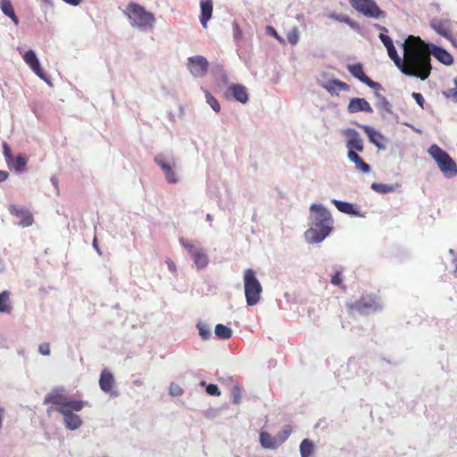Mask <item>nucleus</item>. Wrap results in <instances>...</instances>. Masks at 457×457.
Returning <instances> with one entry per match:
<instances>
[{
	"label": "nucleus",
	"mask_w": 457,
	"mask_h": 457,
	"mask_svg": "<svg viewBox=\"0 0 457 457\" xmlns=\"http://www.w3.org/2000/svg\"><path fill=\"white\" fill-rule=\"evenodd\" d=\"M347 111L350 113H356V112L364 111L368 113H372L373 109L369 101L365 98L354 97L349 101Z\"/></svg>",
	"instance_id": "18"
},
{
	"label": "nucleus",
	"mask_w": 457,
	"mask_h": 457,
	"mask_svg": "<svg viewBox=\"0 0 457 457\" xmlns=\"http://www.w3.org/2000/svg\"><path fill=\"white\" fill-rule=\"evenodd\" d=\"M343 278H342V272L341 270H337L334 275L331 277V283L335 286H341L342 288H345V286L342 285Z\"/></svg>",
	"instance_id": "41"
},
{
	"label": "nucleus",
	"mask_w": 457,
	"mask_h": 457,
	"mask_svg": "<svg viewBox=\"0 0 457 457\" xmlns=\"http://www.w3.org/2000/svg\"><path fill=\"white\" fill-rule=\"evenodd\" d=\"M378 97L379 98L378 105L384 109L385 111L391 112L392 111V104L389 103L388 100H386V97L380 96L379 94L377 93Z\"/></svg>",
	"instance_id": "39"
},
{
	"label": "nucleus",
	"mask_w": 457,
	"mask_h": 457,
	"mask_svg": "<svg viewBox=\"0 0 457 457\" xmlns=\"http://www.w3.org/2000/svg\"><path fill=\"white\" fill-rule=\"evenodd\" d=\"M114 384L115 380L112 372L108 371L107 369H104L99 378L100 388L104 392L109 393L111 395H116V393L113 389Z\"/></svg>",
	"instance_id": "17"
},
{
	"label": "nucleus",
	"mask_w": 457,
	"mask_h": 457,
	"mask_svg": "<svg viewBox=\"0 0 457 457\" xmlns=\"http://www.w3.org/2000/svg\"><path fill=\"white\" fill-rule=\"evenodd\" d=\"M198 330L201 338L203 339H209L211 336V330L209 327L205 326V324H198Z\"/></svg>",
	"instance_id": "40"
},
{
	"label": "nucleus",
	"mask_w": 457,
	"mask_h": 457,
	"mask_svg": "<svg viewBox=\"0 0 457 457\" xmlns=\"http://www.w3.org/2000/svg\"><path fill=\"white\" fill-rule=\"evenodd\" d=\"M200 21L204 28L207 27L208 21L212 17L213 2L212 0H200Z\"/></svg>",
	"instance_id": "19"
},
{
	"label": "nucleus",
	"mask_w": 457,
	"mask_h": 457,
	"mask_svg": "<svg viewBox=\"0 0 457 457\" xmlns=\"http://www.w3.org/2000/svg\"><path fill=\"white\" fill-rule=\"evenodd\" d=\"M227 94H229L237 102H248L247 89L245 86H242V84H232L228 87Z\"/></svg>",
	"instance_id": "20"
},
{
	"label": "nucleus",
	"mask_w": 457,
	"mask_h": 457,
	"mask_svg": "<svg viewBox=\"0 0 457 457\" xmlns=\"http://www.w3.org/2000/svg\"><path fill=\"white\" fill-rule=\"evenodd\" d=\"M454 266H455V270H454V272L457 274V257L454 259Z\"/></svg>",
	"instance_id": "52"
},
{
	"label": "nucleus",
	"mask_w": 457,
	"mask_h": 457,
	"mask_svg": "<svg viewBox=\"0 0 457 457\" xmlns=\"http://www.w3.org/2000/svg\"><path fill=\"white\" fill-rule=\"evenodd\" d=\"M397 187H398L397 185H386V183L373 182L371 184V188L373 190L377 191V193H382V194L391 193V191L396 190Z\"/></svg>",
	"instance_id": "31"
},
{
	"label": "nucleus",
	"mask_w": 457,
	"mask_h": 457,
	"mask_svg": "<svg viewBox=\"0 0 457 457\" xmlns=\"http://www.w3.org/2000/svg\"><path fill=\"white\" fill-rule=\"evenodd\" d=\"M3 412H4V408H0V429L3 427Z\"/></svg>",
	"instance_id": "50"
},
{
	"label": "nucleus",
	"mask_w": 457,
	"mask_h": 457,
	"mask_svg": "<svg viewBox=\"0 0 457 457\" xmlns=\"http://www.w3.org/2000/svg\"><path fill=\"white\" fill-rule=\"evenodd\" d=\"M205 97L207 103L210 104V106L214 110L215 112L220 111V105L219 104V101L210 93V91H205Z\"/></svg>",
	"instance_id": "34"
},
{
	"label": "nucleus",
	"mask_w": 457,
	"mask_h": 457,
	"mask_svg": "<svg viewBox=\"0 0 457 457\" xmlns=\"http://www.w3.org/2000/svg\"><path fill=\"white\" fill-rule=\"evenodd\" d=\"M232 329L227 326H224L222 323H219L215 326V334L218 338L220 339H228L232 337Z\"/></svg>",
	"instance_id": "30"
},
{
	"label": "nucleus",
	"mask_w": 457,
	"mask_h": 457,
	"mask_svg": "<svg viewBox=\"0 0 457 457\" xmlns=\"http://www.w3.org/2000/svg\"><path fill=\"white\" fill-rule=\"evenodd\" d=\"M456 86H457V79L455 80Z\"/></svg>",
	"instance_id": "56"
},
{
	"label": "nucleus",
	"mask_w": 457,
	"mask_h": 457,
	"mask_svg": "<svg viewBox=\"0 0 457 457\" xmlns=\"http://www.w3.org/2000/svg\"><path fill=\"white\" fill-rule=\"evenodd\" d=\"M3 148H4V159L7 162V164L9 165V167L12 168V166L13 164V160H14V156L12 154V150L9 147L7 143L3 144Z\"/></svg>",
	"instance_id": "35"
},
{
	"label": "nucleus",
	"mask_w": 457,
	"mask_h": 457,
	"mask_svg": "<svg viewBox=\"0 0 457 457\" xmlns=\"http://www.w3.org/2000/svg\"><path fill=\"white\" fill-rule=\"evenodd\" d=\"M127 15L132 26L143 30L150 29L155 22L154 14L148 12L145 7L137 3L128 4Z\"/></svg>",
	"instance_id": "4"
},
{
	"label": "nucleus",
	"mask_w": 457,
	"mask_h": 457,
	"mask_svg": "<svg viewBox=\"0 0 457 457\" xmlns=\"http://www.w3.org/2000/svg\"><path fill=\"white\" fill-rule=\"evenodd\" d=\"M314 451V445L310 438H304L300 445L301 457H310Z\"/></svg>",
	"instance_id": "28"
},
{
	"label": "nucleus",
	"mask_w": 457,
	"mask_h": 457,
	"mask_svg": "<svg viewBox=\"0 0 457 457\" xmlns=\"http://www.w3.org/2000/svg\"><path fill=\"white\" fill-rule=\"evenodd\" d=\"M180 244L185 247L189 255H191L197 268H205L209 263L208 255L203 247L195 246V244L180 238Z\"/></svg>",
	"instance_id": "9"
},
{
	"label": "nucleus",
	"mask_w": 457,
	"mask_h": 457,
	"mask_svg": "<svg viewBox=\"0 0 457 457\" xmlns=\"http://www.w3.org/2000/svg\"><path fill=\"white\" fill-rule=\"evenodd\" d=\"M379 39H380L381 43L384 44V46H386V49L389 48V46H391V44L393 42L391 37L386 36V34H385V33L379 34Z\"/></svg>",
	"instance_id": "43"
},
{
	"label": "nucleus",
	"mask_w": 457,
	"mask_h": 457,
	"mask_svg": "<svg viewBox=\"0 0 457 457\" xmlns=\"http://www.w3.org/2000/svg\"><path fill=\"white\" fill-rule=\"evenodd\" d=\"M245 296L248 305H254L260 300L262 286L253 270L247 269L244 275Z\"/></svg>",
	"instance_id": "6"
},
{
	"label": "nucleus",
	"mask_w": 457,
	"mask_h": 457,
	"mask_svg": "<svg viewBox=\"0 0 457 457\" xmlns=\"http://www.w3.org/2000/svg\"><path fill=\"white\" fill-rule=\"evenodd\" d=\"M0 6L2 9V12H4V13L5 15H7V17H10L13 21V22L17 25V23H19V19L17 18L15 12H14V7H13L11 0H1Z\"/></svg>",
	"instance_id": "27"
},
{
	"label": "nucleus",
	"mask_w": 457,
	"mask_h": 457,
	"mask_svg": "<svg viewBox=\"0 0 457 457\" xmlns=\"http://www.w3.org/2000/svg\"><path fill=\"white\" fill-rule=\"evenodd\" d=\"M353 308L357 310L359 312H365L367 310H377L378 308V304L374 297L362 296L360 300L355 301L353 304Z\"/></svg>",
	"instance_id": "21"
},
{
	"label": "nucleus",
	"mask_w": 457,
	"mask_h": 457,
	"mask_svg": "<svg viewBox=\"0 0 457 457\" xmlns=\"http://www.w3.org/2000/svg\"><path fill=\"white\" fill-rule=\"evenodd\" d=\"M154 161L161 167L165 175L166 181L169 183H177L179 181L175 160L167 159L163 154H157L154 156Z\"/></svg>",
	"instance_id": "10"
},
{
	"label": "nucleus",
	"mask_w": 457,
	"mask_h": 457,
	"mask_svg": "<svg viewBox=\"0 0 457 457\" xmlns=\"http://www.w3.org/2000/svg\"><path fill=\"white\" fill-rule=\"evenodd\" d=\"M347 156L353 163H355V168L364 172H369L370 170V164L365 162L364 160H362V158H361V156L356 154V152L348 151Z\"/></svg>",
	"instance_id": "24"
},
{
	"label": "nucleus",
	"mask_w": 457,
	"mask_h": 457,
	"mask_svg": "<svg viewBox=\"0 0 457 457\" xmlns=\"http://www.w3.org/2000/svg\"><path fill=\"white\" fill-rule=\"evenodd\" d=\"M46 3H49L50 0H45Z\"/></svg>",
	"instance_id": "55"
},
{
	"label": "nucleus",
	"mask_w": 457,
	"mask_h": 457,
	"mask_svg": "<svg viewBox=\"0 0 457 457\" xmlns=\"http://www.w3.org/2000/svg\"><path fill=\"white\" fill-rule=\"evenodd\" d=\"M26 163H27V162H26V158H24V156L17 155V157L15 159L13 158V164H12V168H15L16 170H21V169L25 167Z\"/></svg>",
	"instance_id": "38"
},
{
	"label": "nucleus",
	"mask_w": 457,
	"mask_h": 457,
	"mask_svg": "<svg viewBox=\"0 0 457 457\" xmlns=\"http://www.w3.org/2000/svg\"><path fill=\"white\" fill-rule=\"evenodd\" d=\"M331 17L336 19L337 21L345 22L352 27H356V22L352 21L350 17L345 16V14H332Z\"/></svg>",
	"instance_id": "37"
},
{
	"label": "nucleus",
	"mask_w": 457,
	"mask_h": 457,
	"mask_svg": "<svg viewBox=\"0 0 457 457\" xmlns=\"http://www.w3.org/2000/svg\"><path fill=\"white\" fill-rule=\"evenodd\" d=\"M11 213L17 220V223L21 226H29L34 222V217L29 209L19 207V205H11Z\"/></svg>",
	"instance_id": "14"
},
{
	"label": "nucleus",
	"mask_w": 457,
	"mask_h": 457,
	"mask_svg": "<svg viewBox=\"0 0 457 457\" xmlns=\"http://www.w3.org/2000/svg\"><path fill=\"white\" fill-rule=\"evenodd\" d=\"M337 208L340 210L342 212L352 214L353 216L363 217L365 216V212H362L360 208L357 207L355 204L353 202L347 201H336L334 202Z\"/></svg>",
	"instance_id": "22"
},
{
	"label": "nucleus",
	"mask_w": 457,
	"mask_h": 457,
	"mask_svg": "<svg viewBox=\"0 0 457 457\" xmlns=\"http://www.w3.org/2000/svg\"><path fill=\"white\" fill-rule=\"evenodd\" d=\"M3 267H4V265H3V262H2V261H1V259H0V270H3Z\"/></svg>",
	"instance_id": "53"
},
{
	"label": "nucleus",
	"mask_w": 457,
	"mask_h": 457,
	"mask_svg": "<svg viewBox=\"0 0 457 457\" xmlns=\"http://www.w3.org/2000/svg\"><path fill=\"white\" fill-rule=\"evenodd\" d=\"M431 27L434 28V29L440 34L442 37H445L446 38H451L453 32L447 24V22L443 21H434L431 23Z\"/></svg>",
	"instance_id": "26"
},
{
	"label": "nucleus",
	"mask_w": 457,
	"mask_h": 457,
	"mask_svg": "<svg viewBox=\"0 0 457 457\" xmlns=\"http://www.w3.org/2000/svg\"><path fill=\"white\" fill-rule=\"evenodd\" d=\"M423 51L428 56V77L432 71V64H431V55H434L438 61L441 62L443 64L450 65L453 64V55L445 49L442 47H438V46H436L435 44H427L423 40Z\"/></svg>",
	"instance_id": "7"
},
{
	"label": "nucleus",
	"mask_w": 457,
	"mask_h": 457,
	"mask_svg": "<svg viewBox=\"0 0 457 457\" xmlns=\"http://www.w3.org/2000/svg\"><path fill=\"white\" fill-rule=\"evenodd\" d=\"M44 403L54 404L55 411L62 415V421L65 427L71 430L79 429L83 423L82 419H80L76 411H80L81 409L90 405V403L86 402V400L70 398V396L65 395L62 387L52 389V391L46 395Z\"/></svg>",
	"instance_id": "2"
},
{
	"label": "nucleus",
	"mask_w": 457,
	"mask_h": 457,
	"mask_svg": "<svg viewBox=\"0 0 457 457\" xmlns=\"http://www.w3.org/2000/svg\"><path fill=\"white\" fill-rule=\"evenodd\" d=\"M166 262L170 270L176 271L175 262H173L172 261H168Z\"/></svg>",
	"instance_id": "48"
},
{
	"label": "nucleus",
	"mask_w": 457,
	"mask_h": 457,
	"mask_svg": "<svg viewBox=\"0 0 457 457\" xmlns=\"http://www.w3.org/2000/svg\"><path fill=\"white\" fill-rule=\"evenodd\" d=\"M169 393L172 396H181L184 393V389L176 383H171L169 386Z\"/></svg>",
	"instance_id": "36"
},
{
	"label": "nucleus",
	"mask_w": 457,
	"mask_h": 457,
	"mask_svg": "<svg viewBox=\"0 0 457 457\" xmlns=\"http://www.w3.org/2000/svg\"><path fill=\"white\" fill-rule=\"evenodd\" d=\"M209 65L210 63L204 56L195 55L188 58V68L195 77H204L206 75Z\"/></svg>",
	"instance_id": "11"
},
{
	"label": "nucleus",
	"mask_w": 457,
	"mask_h": 457,
	"mask_svg": "<svg viewBox=\"0 0 457 457\" xmlns=\"http://www.w3.org/2000/svg\"><path fill=\"white\" fill-rule=\"evenodd\" d=\"M268 31H270V33L277 38V40L279 41L280 44H284L285 40L282 37L279 36V34H278V32L276 31V29H274V27L272 26H268Z\"/></svg>",
	"instance_id": "45"
},
{
	"label": "nucleus",
	"mask_w": 457,
	"mask_h": 457,
	"mask_svg": "<svg viewBox=\"0 0 457 457\" xmlns=\"http://www.w3.org/2000/svg\"><path fill=\"white\" fill-rule=\"evenodd\" d=\"M0 312H12L10 293L8 291L0 293Z\"/></svg>",
	"instance_id": "29"
},
{
	"label": "nucleus",
	"mask_w": 457,
	"mask_h": 457,
	"mask_svg": "<svg viewBox=\"0 0 457 457\" xmlns=\"http://www.w3.org/2000/svg\"><path fill=\"white\" fill-rule=\"evenodd\" d=\"M8 179V171L0 170V182H4Z\"/></svg>",
	"instance_id": "47"
},
{
	"label": "nucleus",
	"mask_w": 457,
	"mask_h": 457,
	"mask_svg": "<svg viewBox=\"0 0 457 457\" xmlns=\"http://www.w3.org/2000/svg\"><path fill=\"white\" fill-rule=\"evenodd\" d=\"M403 57L398 55L394 43L387 49V54L394 63L406 76L420 79H428L429 64L423 51V40L420 37L409 36L403 45Z\"/></svg>",
	"instance_id": "1"
},
{
	"label": "nucleus",
	"mask_w": 457,
	"mask_h": 457,
	"mask_svg": "<svg viewBox=\"0 0 457 457\" xmlns=\"http://www.w3.org/2000/svg\"><path fill=\"white\" fill-rule=\"evenodd\" d=\"M361 129H363L364 132L367 133L370 141L376 145L378 148H382L383 145L380 140H383L384 137L381 133L375 131L373 128L369 127V125H360Z\"/></svg>",
	"instance_id": "23"
},
{
	"label": "nucleus",
	"mask_w": 457,
	"mask_h": 457,
	"mask_svg": "<svg viewBox=\"0 0 457 457\" xmlns=\"http://www.w3.org/2000/svg\"><path fill=\"white\" fill-rule=\"evenodd\" d=\"M347 69L350 73H352L353 76L355 77V79H360L362 83L367 84L368 87H370L374 88L375 90H378V88H381V84L378 82L373 81V79H370L369 76L365 74V71L363 70L361 63H355V64H348Z\"/></svg>",
	"instance_id": "13"
},
{
	"label": "nucleus",
	"mask_w": 457,
	"mask_h": 457,
	"mask_svg": "<svg viewBox=\"0 0 457 457\" xmlns=\"http://www.w3.org/2000/svg\"><path fill=\"white\" fill-rule=\"evenodd\" d=\"M382 30H387L386 27H380Z\"/></svg>",
	"instance_id": "54"
},
{
	"label": "nucleus",
	"mask_w": 457,
	"mask_h": 457,
	"mask_svg": "<svg viewBox=\"0 0 457 457\" xmlns=\"http://www.w3.org/2000/svg\"><path fill=\"white\" fill-rule=\"evenodd\" d=\"M321 87L332 96H338L340 91H349L351 87L349 84L340 81V79H329L320 84Z\"/></svg>",
	"instance_id": "16"
},
{
	"label": "nucleus",
	"mask_w": 457,
	"mask_h": 457,
	"mask_svg": "<svg viewBox=\"0 0 457 457\" xmlns=\"http://www.w3.org/2000/svg\"><path fill=\"white\" fill-rule=\"evenodd\" d=\"M206 393L209 394V395H215L219 396L220 395L221 392L219 389L218 386L215 384H209L206 386Z\"/></svg>",
	"instance_id": "42"
},
{
	"label": "nucleus",
	"mask_w": 457,
	"mask_h": 457,
	"mask_svg": "<svg viewBox=\"0 0 457 457\" xmlns=\"http://www.w3.org/2000/svg\"><path fill=\"white\" fill-rule=\"evenodd\" d=\"M93 245L95 248H96L97 251H99V247L97 245V239L96 237L93 240Z\"/></svg>",
	"instance_id": "51"
},
{
	"label": "nucleus",
	"mask_w": 457,
	"mask_h": 457,
	"mask_svg": "<svg viewBox=\"0 0 457 457\" xmlns=\"http://www.w3.org/2000/svg\"><path fill=\"white\" fill-rule=\"evenodd\" d=\"M23 61L29 65L31 71L39 76L40 79L46 80V75L40 66L39 60L37 57L35 51L29 49L25 52L23 54Z\"/></svg>",
	"instance_id": "15"
},
{
	"label": "nucleus",
	"mask_w": 457,
	"mask_h": 457,
	"mask_svg": "<svg viewBox=\"0 0 457 457\" xmlns=\"http://www.w3.org/2000/svg\"><path fill=\"white\" fill-rule=\"evenodd\" d=\"M260 442L262 447L265 449H277L278 446V441L272 435L267 433V431H262L260 434Z\"/></svg>",
	"instance_id": "25"
},
{
	"label": "nucleus",
	"mask_w": 457,
	"mask_h": 457,
	"mask_svg": "<svg viewBox=\"0 0 457 457\" xmlns=\"http://www.w3.org/2000/svg\"><path fill=\"white\" fill-rule=\"evenodd\" d=\"M434 160H436L440 170L445 178H454L457 175V165L452 156L444 151L436 144H433L428 149Z\"/></svg>",
	"instance_id": "5"
},
{
	"label": "nucleus",
	"mask_w": 457,
	"mask_h": 457,
	"mask_svg": "<svg viewBox=\"0 0 457 457\" xmlns=\"http://www.w3.org/2000/svg\"><path fill=\"white\" fill-rule=\"evenodd\" d=\"M39 352L44 355H49L51 352L49 343H43L42 345H40Z\"/></svg>",
	"instance_id": "46"
},
{
	"label": "nucleus",
	"mask_w": 457,
	"mask_h": 457,
	"mask_svg": "<svg viewBox=\"0 0 457 457\" xmlns=\"http://www.w3.org/2000/svg\"><path fill=\"white\" fill-rule=\"evenodd\" d=\"M310 212L311 226L305 231V238L309 243H320L329 235L333 220L328 209L321 204H312Z\"/></svg>",
	"instance_id": "3"
},
{
	"label": "nucleus",
	"mask_w": 457,
	"mask_h": 457,
	"mask_svg": "<svg viewBox=\"0 0 457 457\" xmlns=\"http://www.w3.org/2000/svg\"><path fill=\"white\" fill-rule=\"evenodd\" d=\"M287 41L291 45H296L299 40V32L297 27L289 29L286 35Z\"/></svg>",
	"instance_id": "33"
},
{
	"label": "nucleus",
	"mask_w": 457,
	"mask_h": 457,
	"mask_svg": "<svg viewBox=\"0 0 457 457\" xmlns=\"http://www.w3.org/2000/svg\"><path fill=\"white\" fill-rule=\"evenodd\" d=\"M230 395H231L233 403L239 404L241 403L242 391L238 385L232 386L231 390H230Z\"/></svg>",
	"instance_id": "32"
},
{
	"label": "nucleus",
	"mask_w": 457,
	"mask_h": 457,
	"mask_svg": "<svg viewBox=\"0 0 457 457\" xmlns=\"http://www.w3.org/2000/svg\"><path fill=\"white\" fill-rule=\"evenodd\" d=\"M343 135L346 137V146L349 151L362 152L364 149L363 141L358 131L354 129H345Z\"/></svg>",
	"instance_id": "12"
},
{
	"label": "nucleus",
	"mask_w": 457,
	"mask_h": 457,
	"mask_svg": "<svg viewBox=\"0 0 457 457\" xmlns=\"http://www.w3.org/2000/svg\"><path fill=\"white\" fill-rule=\"evenodd\" d=\"M352 6L366 17H385L386 12L378 6L374 0H350Z\"/></svg>",
	"instance_id": "8"
},
{
	"label": "nucleus",
	"mask_w": 457,
	"mask_h": 457,
	"mask_svg": "<svg viewBox=\"0 0 457 457\" xmlns=\"http://www.w3.org/2000/svg\"><path fill=\"white\" fill-rule=\"evenodd\" d=\"M63 1H65L68 4H74L76 6V4H80V2L83 0H63Z\"/></svg>",
	"instance_id": "49"
},
{
	"label": "nucleus",
	"mask_w": 457,
	"mask_h": 457,
	"mask_svg": "<svg viewBox=\"0 0 457 457\" xmlns=\"http://www.w3.org/2000/svg\"><path fill=\"white\" fill-rule=\"evenodd\" d=\"M411 96L415 99L416 103L419 104L420 108L424 109L425 99L423 95H421L420 93H412Z\"/></svg>",
	"instance_id": "44"
}]
</instances>
